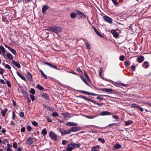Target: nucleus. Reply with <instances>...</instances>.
<instances>
[{"label": "nucleus", "mask_w": 151, "mask_h": 151, "mask_svg": "<svg viewBox=\"0 0 151 151\" xmlns=\"http://www.w3.org/2000/svg\"><path fill=\"white\" fill-rule=\"evenodd\" d=\"M79 147L80 145L79 144L70 142V143L68 144L65 148L67 151H72L74 149Z\"/></svg>", "instance_id": "1"}, {"label": "nucleus", "mask_w": 151, "mask_h": 151, "mask_svg": "<svg viewBox=\"0 0 151 151\" xmlns=\"http://www.w3.org/2000/svg\"><path fill=\"white\" fill-rule=\"evenodd\" d=\"M48 30L57 33L61 32L62 29L59 27L52 26L49 27L48 28Z\"/></svg>", "instance_id": "2"}, {"label": "nucleus", "mask_w": 151, "mask_h": 151, "mask_svg": "<svg viewBox=\"0 0 151 151\" xmlns=\"http://www.w3.org/2000/svg\"><path fill=\"white\" fill-rule=\"evenodd\" d=\"M49 136L51 139L55 141H57L59 138L58 136L52 131L50 132Z\"/></svg>", "instance_id": "3"}, {"label": "nucleus", "mask_w": 151, "mask_h": 151, "mask_svg": "<svg viewBox=\"0 0 151 151\" xmlns=\"http://www.w3.org/2000/svg\"><path fill=\"white\" fill-rule=\"evenodd\" d=\"M131 107L132 108H137L140 110L141 112H143L144 111V109L140 107L138 105L136 104H131Z\"/></svg>", "instance_id": "4"}, {"label": "nucleus", "mask_w": 151, "mask_h": 151, "mask_svg": "<svg viewBox=\"0 0 151 151\" xmlns=\"http://www.w3.org/2000/svg\"><path fill=\"white\" fill-rule=\"evenodd\" d=\"M103 18L106 21L109 23L112 24V19L108 16L106 15L104 16L103 17Z\"/></svg>", "instance_id": "5"}, {"label": "nucleus", "mask_w": 151, "mask_h": 151, "mask_svg": "<svg viewBox=\"0 0 151 151\" xmlns=\"http://www.w3.org/2000/svg\"><path fill=\"white\" fill-rule=\"evenodd\" d=\"M59 131L63 135H64L70 133L69 129L66 130L64 129L60 128L59 129Z\"/></svg>", "instance_id": "6"}, {"label": "nucleus", "mask_w": 151, "mask_h": 151, "mask_svg": "<svg viewBox=\"0 0 151 151\" xmlns=\"http://www.w3.org/2000/svg\"><path fill=\"white\" fill-rule=\"evenodd\" d=\"M4 46L6 47L13 54L16 55L17 54L16 51L15 50L12 48L8 46L5 44H4Z\"/></svg>", "instance_id": "7"}, {"label": "nucleus", "mask_w": 151, "mask_h": 151, "mask_svg": "<svg viewBox=\"0 0 151 151\" xmlns=\"http://www.w3.org/2000/svg\"><path fill=\"white\" fill-rule=\"evenodd\" d=\"M62 115L64 116L65 119H66L67 117L71 118L72 116L71 115H73V114H71L68 112H64L62 113Z\"/></svg>", "instance_id": "8"}, {"label": "nucleus", "mask_w": 151, "mask_h": 151, "mask_svg": "<svg viewBox=\"0 0 151 151\" xmlns=\"http://www.w3.org/2000/svg\"><path fill=\"white\" fill-rule=\"evenodd\" d=\"M81 129L80 127H72L70 129H69L70 133L72 132H77L79 130Z\"/></svg>", "instance_id": "9"}, {"label": "nucleus", "mask_w": 151, "mask_h": 151, "mask_svg": "<svg viewBox=\"0 0 151 151\" xmlns=\"http://www.w3.org/2000/svg\"><path fill=\"white\" fill-rule=\"evenodd\" d=\"M111 33L115 38H117L118 37V33L114 29L111 30Z\"/></svg>", "instance_id": "10"}, {"label": "nucleus", "mask_w": 151, "mask_h": 151, "mask_svg": "<svg viewBox=\"0 0 151 151\" xmlns=\"http://www.w3.org/2000/svg\"><path fill=\"white\" fill-rule=\"evenodd\" d=\"M12 63L18 68H21L20 65L19 63L18 62L16 61L15 60H13L12 62Z\"/></svg>", "instance_id": "11"}, {"label": "nucleus", "mask_w": 151, "mask_h": 151, "mask_svg": "<svg viewBox=\"0 0 151 151\" xmlns=\"http://www.w3.org/2000/svg\"><path fill=\"white\" fill-rule=\"evenodd\" d=\"M111 114H112L111 113L107 111L101 112L99 114V115L101 116L109 115Z\"/></svg>", "instance_id": "12"}, {"label": "nucleus", "mask_w": 151, "mask_h": 151, "mask_svg": "<svg viewBox=\"0 0 151 151\" xmlns=\"http://www.w3.org/2000/svg\"><path fill=\"white\" fill-rule=\"evenodd\" d=\"M100 149V146L99 145H97L93 147H91V150L92 151H100L97 150H99Z\"/></svg>", "instance_id": "13"}, {"label": "nucleus", "mask_w": 151, "mask_h": 151, "mask_svg": "<svg viewBox=\"0 0 151 151\" xmlns=\"http://www.w3.org/2000/svg\"><path fill=\"white\" fill-rule=\"evenodd\" d=\"M142 65L143 68L145 69L147 68L149 66V63L148 61H145L142 64Z\"/></svg>", "instance_id": "14"}, {"label": "nucleus", "mask_w": 151, "mask_h": 151, "mask_svg": "<svg viewBox=\"0 0 151 151\" xmlns=\"http://www.w3.org/2000/svg\"><path fill=\"white\" fill-rule=\"evenodd\" d=\"M49 8V6L47 5H44L42 7V12L43 14L45 13L46 11Z\"/></svg>", "instance_id": "15"}, {"label": "nucleus", "mask_w": 151, "mask_h": 151, "mask_svg": "<svg viewBox=\"0 0 151 151\" xmlns=\"http://www.w3.org/2000/svg\"><path fill=\"white\" fill-rule=\"evenodd\" d=\"M144 57L143 56H141L137 58V61L139 63H141L144 61Z\"/></svg>", "instance_id": "16"}, {"label": "nucleus", "mask_w": 151, "mask_h": 151, "mask_svg": "<svg viewBox=\"0 0 151 151\" xmlns=\"http://www.w3.org/2000/svg\"><path fill=\"white\" fill-rule=\"evenodd\" d=\"M77 124L74 123L72 122H69L66 124V125L67 126H76L77 125Z\"/></svg>", "instance_id": "17"}, {"label": "nucleus", "mask_w": 151, "mask_h": 151, "mask_svg": "<svg viewBox=\"0 0 151 151\" xmlns=\"http://www.w3.org/2000/svg\"><path fill=\"white\" fill-rule=\"evenodd\" d=\"M33 142V139L32 137H29L27 140L26 143L28 145H31Z\"/></svg>", "instance_id": "18"}, {"label": "nucleus", "mask_w": 151, "mask_h": 151, "mask_svg": "<svg viewBox=\"0 0 151 151\" xmlns=\"http://www.w3.org/2000/svg\"><path fill=\"white\" fill-rule=\"evenodd\" d=\"M44 64L46 65H47L49 66H50L52 67L55 69H58L57 67L56 66L54 65H53V64H52L50 63L45 62H44Z\"/></svg>", "instance_id": "19"}, {"label": "nucleus", "mask_w": 151, "mask_h": 151, "mask_svg": "<svg viewBox=\"0 0 151 151\" xmlns=\"http://www.w3.org/2000/svg\"><path fill=\"white\" fill-rule=\"evenodd\" d=\"M80 91L81 92V93H83L84 94H87V95H92V96L98 95L97 94H94L93 93H90L88 92H87L86 91H83L81 90V91Z\"/></svg>", "instance_id": "20"}, {"label": "nucleus", "mask_w": 151, "mask_h": 151, "mask_svg": "<svg viewBox=\"0 0 151 151\" xmlns=\"http://www.w3.org/2000/svg\"><path fill=\"white\" fill-rule=\"evenodd\" d=\"M27 77L30 81H32V75L30 73L27 72Z\"/></svg>", "instance_id": "21"}, {"label": "nucleus", "mask_w": 151, "mask_h": 151, "mask_svg": "<svg viewBox=\"0 0 151 151\" xmlns=\"http://www.w3.org/2000/svg\"><path fill=\"white\" fill-rule=\"evenodd\" d=\"M23 94L25 96V97L27 98L28 99V101L29 103H30L31 102V100L29 99V96L28 95V94L25 91H23L22 92Z\"/></svg>", "instance_id": "22"}, {"label": "nucleus", "mask_w": 151, "mask_h": 151, "mask_svg": "<svg viewBox=\"0 0 151 151\" xmlns=\"http://www.w3.org/2000/svg\"><path fill=\"white\" fill-rule=\"evenodd\" d=\"M8 109L6 108L4 110L2 109L1 111V114L2 116L4 117L5 116L6 114L8 111Z\"/></svg>", "instance_id": "23"}, {"label": "nucleus", "mask_w": 151, "mask_h": 151, "mask_svg": "<svg viewBox=\"0 0 151 151\" xmlns=\"http://www.w3.org/2000/svg\"><path fill=\"white\" fill-rule=\"evenodd\" d=\"M17 73L18 76L22 80L24 81H26V79L24 77L21 73H20L19 72L17 71Z\"/></svg>", "instance_id": "24"}, {"label": "nucleus", "mask_w": 151, "mask_h": 151, "mask_svg": "<svg viewBox=\"0 0 151 151\" xmlns=\"http://www.w3.org/2000/svg\"><path fill=\"white\" fill-rule=\"evenodd\" d=\"M102 90L104 91H105L109 93H111L112 92V90L111 89L104 88L102 89Z\"/></svg>", "instance_id": "25"}, {"label": "nucleus", "mask_w": 151, "mask_h": 151, "mask_svg": "<svg viewBox=\"0 0 151 151\" xmlns=\"http://www.w3.org/2000/svg\"><path fill=\"white\" fill-rule=\"evenodd\" d=\"M84 75L85 78H86V80L89 82H91V80L90 79L88 76L87 73L86 72H85L84 73Z\"/></svg>", "instance_id": "26"}, {"label": "nucleus", "mask_w": 151, "mask_h": 151, "mask_svg": "<svg viewBox=\"0 0 151 151\" xmlns=\"http://www.w3.org/2000/svg\"><path fill=\"white\" fill-rule=\"evenodd\" d=\"M1 50L2 51L3 53L4 54L6 52V50L4 47L2 46H1L0 47V54L1 53Z\"/></svg>", "instance_id": "27"}, {"label": "nucleus", "mask_w": 151, "mask_h": 151, "mask_svg": "<svg viewBox=\"0 0 151 151\" xmlns=\"http://www.w3.org/2000/svg\"><path fill=\"white\" fill-rule=\"evenodd\" d=\"M122 146L119 144H115L114 146V148L115 149H118L121 148Z\"/></svg>", "instance_id": "28"}, {"label": "nucleus", "mask_w": 151, "mask_h": 151, "mask_svg": "<svg viewBox=\"0 0 151 151\" xmlns=\"http://www.w3.org/2000/svg\"><path fill=\"white\" fill-rule=\"evenodd\" d=\"M115 83L117 85L122 86H125L126 87H127V86H128V85L122 83L116 82Z\"/></svg>", "instance_id": "29"}, {"label": "nucleus", "mask_w": 151, "mask_h": 151, "mask_svg": "<svg viewBox=\"0 0 151 151\" xmlns=\"http://www.w3.org/2000/svg\"><path fill=\"white\" fill-rule=\"evenodd\" d=\"M6 56L8 59L10 60H12L13 57L12 55L10 53H8L6 54Z\"/></svg>", "instance_id": "30"}, {"label": "nucleus", "mask_w": 151, "mask_h": 151, "mask_svg": "<svg viewBox=\"0 0 151 151\" xmlns=\"http://www.w3.org/2000/svg\"><path fill=\"white\" fill-rule=\"evenodd\" d=\"M41 134L43 136H45L47 134V131L46 128L43 129L41 132Z\"/></svg>", "instance_id": "31"}, {"label": "nucleus", "mask_w": 151, "mask_h": 151, "mask_svg": "<svg viewBox=\"0 0 151 151\" xmlns=\"http://www.w3.org/2000/svg\"><path fill=\"white\" fill-rule=\"evenodd\" d=\"M133 122L131 120H128L125 122V125L128 126L131 124L133 123Z\"/></svg>", "instance_id": "32"}, {"label": "nucleus", "mask_w": 151, "mask_h": 151, "mask_svg": "<svg viewBox=\"0 0 151 151\" xmlns=\"http://www.w3.org/2000/svg\"><path fill=\"white\" fill-rule=\"evenodd\" d=\"M40 72L42 74V75L43 77L45 79H47V75L45 74L43 71L41 70H40Z\"/></svg>", "instance_id": "33"}, {"label": "nucleus", "mask_w": 151, "mask_h": 151, "mask_svg": "<svg viewBox=\"0 0 151 151\" xmlns=\"http://www.w3.org/2000/svg\"><path fill=\"white\" fill-rule=\"evenodd\" d=\"M7 147L6 148V150L7 151H11V148L12 147V145L9 144H7Z\"/></svg>", "instance_id": "34"}, {"label": "nucleus", "mask_w": 151, "mask_h": 151, "mask_svg": "<svg viewBox=\"0 0 151 151\" xmlns=\"http://www.w3.org/2000/svg\"><path fill=\"white\" fill-rule=\"evenodd\" d=\"M76 16V14L73 12L71 13L70 14V17L72 19L75 18Z\"/></svg>", "instance_id": "35"}, {"label": "nucleus", "mask_w": 151, "mask_h": 151, "mask_svg": "<svg viewBox=\"0 0 151 151\" xmlns=\"http://www.w3.org/2000/svg\"><path fill=\"white\" fill-rule=\"evenodd\" d=\"M42 95V97H44L46 99H48L49 98L48 95L46 93H43Z\"/></svg>", "instance_id": "36"}, {"label": "nucleus", "mask_w": 151, "mask_h": 151, "mask_svg": "<svg viewBox=\"0 0 151 151\" xmlns=\"http://www.w3.org/2000/svg\"><path fill=\"white\" fill-rule=\"evenodd\" d=\"M37 87L39 90L41 91L44 89L43 87L40 84H38L37 86Z\"/></svg>", "instance_id": "37"}, {"label": "nucleus", "mask_w": 151, "mask_h": 151, "mask_svg": "<svg viewBox=\"0 0 151 151\" xmlns=\"http://www.w3.org/2000/svg\"><path fill=\"white\" fill-rule=\"evenodd\" d=\"M130 64V62L128 60L124 62V65L126 66H128Z\"/></svg>", "instance_id": "38"}, {"label": "nucleus", "mask_w": 151, "mask_h": 151, "mask_svg": "<svg viewBox=\"0 0 151 151\" xmlns=\"http://www.w3.org/2000/svg\"><path fill=\"white\" fill-rule=\"evenodd\" d=\"M98 140L99 141L101 142L103 144L105 142L104 139V138H101L99 137L98 139Z\"/></svg>", "instance_id": "39"}, {"label": "nucleus", "mask_w": 151, "mask_h": 151, "mask_svg": "<svg viewBox=\"0 0 151 151\" xmlns=\"http://www.w3.org/2000/svg\"><path fill=\"white\" fill-rule=\"evenodd\" d=\"M29 92L32 94L34 95L35 94V91L34 89L32 88L29 91Z\"/></svg>", "instance_id": "40"}, {"label": "nucleus", "mask_w": 151, "mask_h": 151, "mask_svg": "<svg viewBox=\"0 0 151 151\" xmlns=\"http://www.w3.org/2000/svg\"><path fill=\"white\" fill-rule=\"evenodd\" d=\"M58 114L56 112H54L52 114V116L53 117L58 116Z\"/></svg>", "instance_id": "41"}, {"label": "nucleus", "mask_w": 151, "mask_h": 151, "mask_svg": "<svg viewBox=\"0 0 151 151\" xmlns=\"http://www.w3.org/2000/svg\"><path fill=\"white\" fill-rule=\"evenodd\" d=\"M103 72V71L102 70V68H101L99 71V75L101 77L102 73Z\"/></svg>", "instance_id": "42"}, {"label": "nucleus", "mask_w": 151, "mask_h": 151, "mask_svg": "<svg viewBox=\"0 0 151 151\" xmlns=\"http://www.w3.org/2000/svg\"><path fill=\"white\" fill-rule=\"evenodd\" d=\"M113 3L116 6H117L119 4V2L116 0H111Z\"/></svg>", "instance_id": "43"}, {"label": "nucleus", "mask_w": 151, "mask_h": 151, "mask_svg": "<svg viewBox=\"0 0 151 151\" xmlns=\"http://www.w3.org/2000/svg\"><path fill=\"white\" fill-rule=\"evenodd\" d=\"M96 116H90L89 115L86 116V117L88 119H91L95 118Z\"/></svg>", "instance_id": "44"}, {"label": "nucleus", "mask_w": 151, "mask_h": 151, "mask_svg": "<svg viewBox=\"0 0 151 151\" xmlns=\"http://www.w3.org/2000/svg\"><path fill=\"white\" fill-rule=\"evenodd\" d=\"M13 147L14 148H16L17 147V142H15L14 143L13 145Z\"/></svg>", "instance_id": "45"}, {"label": "nucleus", "mask_w": 151, "mask_h": 151, "mask_svg": "<svg viewBox=\"0 0 151 151\" xmlns=\"http://www.w3.org/2000/svg\"><path fill=\"white\" fill-rule=\"evenodd\" d=\"M4 67H5V68H8L9 70H10L11 69V66H10V65H8V64H5L4 65Z\"/></svg>", "instance_id": "46"}, {"label": "nucleus", "mask_w": 151, "mask_h": 151, "mask_svg": "<svg viewBox=\"0 0 151 151\" xmlns=\"http://www.w3.org/2000/svg\"><path fill=\"white\" fill-rule=\"evenodd\" d=\"M96 33L99 36L102 37V35L101 34L99 31L97 29L96 31H95Z\"/></svg>", "instance_id": "47"}, {"label": "nucleus", "mask_w": 151, "mask_h": 151, "mask_svg": "<svg viewBox=\"0 0 151 151\" xmlns=\"http://www.w3.org/2000/svg\"><path fill=\"white\" fill-rule=\"evenodd\" d=\"M68 141H67L65 140H63L62 141V143L63 145H65L68 143Z\"/></svg>", "instance_id": "48"}, {"label": "nucleus", "mask_w": 151, "mask_h": 151, "mask_svg": "<svg viewBox=\"0 0 151 151\" xmlns=\"http://www.w3.org/2000/svg\"><path fill=\"white\" fill-rule=\"evenodd\" d=\"M6 83L7 86L9 87L10 88L11 86V83H10V82L8 80H6Z\"/></svg>", "instance_id": "49"}, {"label": "nucleus", "mask_w": 151, "mask_h": 151, "mask_svg": "<svg viewBox=\"0 0 151 151\" xmlns=\"http://www.w3.org/2000/svg\"><path fill=\"white\" fill-rule=\"evenodd\" d=\"M83 82L88 86H89V83H88V82L86 79H85L83 80Z\"/></svg>", "instance_id": "50"}, {"label": "nucleus", "mask_w": 151, "mask_h": 151, "mask_svg": "<svg viewBox=\"0 0 151 151\" xmlns=\"http://www.w3.org/2000/svg\"><path fill=\"white\" fill-rule=\"evenodd\" d=\"M83 82L88 86H89V83H88V82L86 79H85L83 80Z\"/></svg>", "instance_id": "51"}, {"label": "nucleus", "mask_w": 151, "mask_h": 151, "mask_svg": "<svg viewBox=\"0 0 151 151\" xmlns=\"http://www.w3.org/2000/svg\"><path fill=\"white\" fill-rule=\"evenodd\" d=\"M83 82L88 86H89V83H88V82L86 79H85L83 80Z\"/></svg>", "instance_id": "52"}, {"label": "nucleus", "mask_w": 151, "mask_h": 151, "mask_svg": "<svg viewBox=\"0 0 151 151\" xmlns=\"http://www.w3.org/2000/svg\"><path fill=\"white\" fill-rule=\"evenodd\" d=\"M32 125L34 126H38V123L37 122L35 121H34L32 122Z\"/></svg>", "instance_id": "53"}, {"label": "nucleus", "mask_w": 151, "mask_h": 151, "mask_svg": "<svg viewBox=\"0 0 151 151\" xmlns=\"http://www.w3.org/2000/svg\"><path fill=\"white\" fill-rule=\"evenodd\" d=\"M77 71L78 73H80L82 74H83V72L82 70L79 67H78L77 69Z\"/></svg>", "instance_id": "54"}, {"label": "nucleus", "mask_w": 151, "mask_h": 151, "mask_svg": "<svg viewBox=\"0 0 151 151\" xmlns=\"http://www.w3.org/2000/svg\"><path fill=\"white\" fill-rule=\"evenodd\" d=\"M119 59L121 61H123L124 59V55H121L119 57Z\"/></svg>", "instance_id": "55"}, {"label": "nucleus", "mask_w": 151, "mask_h": 151, "mask_svg": "<svg viewBox=\"0 0 151 151\" xmlns=\"http://www.w3.org/2000/svg\"><path fill=\"white\" fill-rule=\"evenodd\" d=\"M16 117V114H15L14 111H13L12 112V118L14 120H15Z\"/></svg>", "instance_id": "56"}, {"label": "nucleus", "mask_w": 151, "mask_h": 151, "mask_svg": "<svg viewBox=\"0 0 151 151\" xmlns=\"http://www.w3.org/2000/svg\"><path fill=\"white\" fill-rule=\"evenodd\" d=\"M86 46L87 47V48L88 49H91V47H90L89 44L88 43V42L86 43Z\"/></svg>", "instance_id": "57"}, {"label": "nucleus", "mask_w": 151, "mask_h": 151, "mask_svg": "<svg viewBox=\"0 0 151 151\" xmlns=\"http://www.w3.org/2000/svg\"><path fill=\"white\" fill-rule=\"evenodd\" d=\"M30 96L31 97V99L32 101H33L35 100V97L33 95H30Z\"/></svg>", "instance_id": "58"}, {"label": "nucleus", "mask_w": 151, "mask_h": 151, "mask_svg": "<svg viewBox=\"0 0 151 151\" xmlns=\"http://www.w3.org/2000/svg\"><path fill=\"white\" fill-rule=\"evenodd\" d=\"M20 116L22 118H24V113L23 112H21L19 113Z\"/></svg>", "instance_id": "59"}, {"label": "nucleus", "mask_w": 151, "mask_h": 151, "mask_svg": "<svg viewBox=\"0 0 151 151\" xmlns=\"http://www.w3.org/2000/svg\"><path fill=\"white\" fill-rule=\"evenodd\" d=\"M32 129V127L28 125L27 126V129L28 131L30 132L31 130Z\"/></svg>", "instance_id": "60"}, {"label": "nucleus", "mask_w": 151, "mask_h": 151, "mask_svg": "<svg viewBox=\"0 0 151 151\" xmlns=\"http://www.w3.org/2000/svg\"><path fill=\"white\" fill-rule=\"evenodd\" d=\"M136 68V66L134 65H132L131 67V69L133 71L135 70Z\"/></svg>", "instance_id": "61"}, {"label": "nucleus", "mask_w": 151, "mask_h": 151, "mask_svg": "<svg viewBox=\"0 0 151 151\" xmlns=\"http://www.w3.org/2000/svg\"><path fill=\"white\" fill-rule=\"evenodd\" d=\"M112 117L116 119H119V117L116 115H113L112 116Z\"/></svg>", "instance_id": "62"}, {"label": "nucleus", "mask_w": 151, "mask_h": 151, "mask_svg": "<svg viewBox=\"0 0 151 151\" xmlns=\"http://www.w3.org/2000/svg\"><path fill=\"white\" fill-rule=\"evenodd\" d=\"M21 131L22 132H24L25 131V128L24 127H23L21 128Z\"/></svg>", "instance_id": "63"}, {"label": "nucleus", "mask_w": 151, "mask_h": 151, "mask_svg": "<svg viewBox=\"0 0 151 151\" xmlns=\"http://www.w3.org/2000/svg\"><path fill=\"white\" fill-rule=\"evenodd\" d=\"M47 121H48L49 122H52V120L51 119L49 118L48 117L47 118Z\"/></svg>", "instance_id": "64"}]
</instances>
